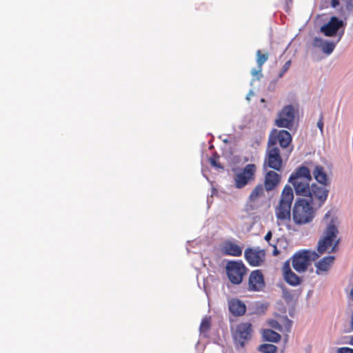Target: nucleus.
<instances>
[{"label": "nucleus", "mask_w": 353, "mask_h": 353, "mask_svg": "<svg viewBox=\"0 0 353 353\" xmlns=\"http://www.w3.org/2000/svg\"><path fill=\"white\" fill-rule=\"evenodd\" d=\"M311 181L310 171L305 166L299 167L288 180L296 195L308 197L314 206L321 208L327 199L329 190L316 183L310 185Z\"/></svg>", "instance_id": "obj_1"}, {"label": "nucleus", "mask_w": 353, "mask_h": 353, "mask_svg": "<svg viewBox=\"0 0 353 353\" xmlns=\"http://www.w3.org/2000/svg\"><path fill=\"white\" fill-rule=\"evenodd\" d=\"M330 212H327L324 217L323 221L327 224L324 232L323 237L319 241L317 250L319 254H322L327 251L331 248L332 252H335L336 248L339 243V241L336 240V236L339 233L337 227L336 225V219L332 217L330 221Z\"/></svg>", "instance_id": "obj_2"}, {"label": "nucleus", "mask_w": 353, "mask_h": 353, "mask_svg": "<svg viewBox=\"0 0 353 353\" xmlns=\"http://www.w3.org/2000/svg\"><path fill=\"white\" fill-rule=\"evenodd\" d=\"M293 199L292 188L290 185H286L281 192L279 203L274 208L278 224L285 223L290 219Z\"/></svg>", "instance_id": "obj_3"}, {"label": "nucleus", "mask_w": 353, "mask_h": 353, "mask_svg": "<svg viewBox=\"0 0 353 353\" xmlns=\"http://www.w3.org/2000/svg\"><path fill=\"white\" fill-rule=\"evenodd\" d=\"M313 203L310 199H299L294 205L292 216L294 221L298 225H305L312 221L315 215Z\"/></svg>", "instance_id": "obj_4"}, {"label": "nucleus", "mask_w": 353, "mask_h": 353, "mask_svg": "<svg viewBox=\"0 0 353 353\" xmlns=\"http://www.w3.org/2000/svg\"><path fill=\"white\" fill-rule=\"evenodd\" d=\"M319 255L314 251L301 250L293 254L289 259L292 261L293 268L299 273L305 272L312 262L319 258Z\"/></svg>", "instance_id": "obj_5"}, {"label": "nucleus", "mask_w": 353, "mask_h": 353, "mask_svg": "<svg viewBox=\"0 0 353 353\" xmlns=\"http://www.w3.org/2000/svg\"><path fill=\"white\" fill-rule=\"evenodd\" d=\"M257 167L254 163L247 164L243 168L237 170L234 175V184L238 189H241L254 182L256 179Z\"/></svg>", "instance_id": "obj_6"}, {"label": "nucleus", "mask_w": 353, "mask_h": 353, "mask_svg": "<svg viewBox=\"0 0 353 353\" xmlns=\"http://www.w3.org/2000/svg\"><path fill=\"white\" fill-rule=\"evenodd\" d=\"M263 168H271L275 171H281L283 168V159L279 148H273L267 145L265 151Z\"/></svg>", "instance_id": "obj_7"}, {"label": "nucleus", "mask_w": 353, "mask_h": 353, "mask_svg": "<svg viewBox=\"0 0 353 353\" xmlns=\"http://www.w3.org/2000/svg\"><path fill=\"white\" fill-rule=\"evenodd\" d=\"M225 269L230 281L234 285L242 282L247 272V268L241 261H229Z\"/></svg>", "instance_id": "obj_8"}, {"label": "nucleus", "mask_w": 353, "mask_h": 353, "mask_svg": "<svg viewBox=\"0 0 353 353\" xmlns=\"http://www.w3.org/2000/svg\"><path fill=\"white\" fill-rule=\"evenodd\" d=\"M292 141V136L290 133L285 130H278L276 129L272 130L269 135L268 145L274 148L277 147V143L282 148L288 147Z\"/></svg>", "instance_id": "obj_9"}, {"label": "nucleus", "mask_w": 353, "mask_h": 353, "mask_svg": "<svg viewBox=\"0 0 353 353\" xmlns=\"http://www.w3.org/2000/svg\"><path fill=\"white\" fill-rule=\"evenodd\" d=\"M295 110L292 105H285L275 120V125L279 128L290 129L294 124Z\"/></svg>", "instance_id": "obj_10"}, {"label": "nucleus", "mask_w": 353, "mask_h": 353, "mask_svg": "<svg viewBox=\"0 0 353 353\" xmlns=\"http://www.w3.org/2000/svg\"><path fill=\"white\" fill-rule=\"evenodd\" d=\"M252 327L250 323H241L237 325L233 337L235 343L242 347L252 336Z\"/></svg>", "instance_id": "obj_11"}, {"label": "nucleus", "mask_w": 353, "mask_h": 353, "mask_svg": "<svg viewBox=\"0 0 353 353\" xmlns=\"http://www.w3.org/2000/svg\"><path fill=\"white\" fill-rule=\"evenodd\" d=\"M244 256L250 265L256 267L261 265L265 261V252L259 248H248L244 252Z\"/></svg>", "instance_id": "obj_12"}, {"label": "nucleus", "mask_w": 353, "mask_h": 353, "mask_svg": "<svg viewBox=\"0 0 353 353\" xmlns=\"http://www.w3.org/2000/svg\"><path fill=\"white\" fill-rule=\"evenodd\" d=\"M265 287L264 277L260 270L252 271L249 276L248 290L250 291H260Z\"/></svg>", "instance_id": "obj_13"}, {"label": "nucleus", "mask_w": 353, "mask_h": 353, "mask_svg": "<svg viewBox=\"0 0 353 353\" xmlns=\"http://www.w3.org/2000/svg\"><path fill=\"white\" fill-rule=\"evenodd\" d=\"M343 26L344 23L342 20L336 17H332L329 22L321 27V31L327 37H333Z\"/></svg>", "instance_id": "obj_14"}, {"label": "nucleus", "mask_w": 353, "mask_h": 353, "mask_svg": "<svg viewBox=\"0 0 353 353\" xmlns=\"http://www.w3.org/2000/svg\"><path fill=\"white\" fill-rule=\"evenodd\" d=\"M282 271L283 279L287 283L292 286H296L301 283V279L291 270L290 260L284 263Z\"/></svg>", "instance_id": "obj_15"}, {"label": "nucleus", "mask_w": 353, "mask_h": 353, "mask_svg": "<svg viewBox=\"0 0 353 353\" xmlns=\"http://www.w3.org/2000/svg\"><path fill=\"white\" fill-rule=\"evenodd\" d=\"M281 176L275 171H268L264 179V184L265 190L269 192L273 190L280 183Z\"/></svg>", "instance_id": "obj_16"}, {"label": "nucleus", "mask_w": 353, "mask_h": 353, "mask_svg": "<svg viewBox=\"0 0 353 353\" xmlns=\"http://www.w3.org/2000/svg\"><path fill=\"white\" fill-rule=\"evenodd\" d=\"M221 252L225 255L240 256L242 254V248L232 241H226L221 246Z\"/></svg>", "instance_id": "obj_17"}, {"label": "nucleus", "mask_w": 353, "mask_h": 353, "mask_svg": "<svg viewBox=\"0 0 353 353\" xmlns=\"http://www.w3.org/2000/svg\"><path fill=\"white\" fill-rule=\"evenodd\" d=\"M228 307L230 313L234 316H243L246 312L245 303L238 299L229 300Z\"/></svg>", "instance_id": "obj_18"}, {"label": "nucleus", "mask_w": 353, "mask_h": 353, "mask_svg": "<svg viewBox=\"0 0 353 353\" xmlns=\"http://www.w3.org/2000/svg\"><path fill=\"white\" fill-rule=\"evenodd\" d=\"M313 175L316 181L323 185V187L326 188L325 186L329 185V179L323 166H315Z\"/></svg>", "instance_id": "obj_19"}, {"label": "nucleus", "mask_w": 353, "mask_h": 353, "mask_svg": "<svg viewBox=\"0 0 353 353\" xmlns=\"http://www.w3.org/2000/svg\"><path fill=\"white\" fill-rule=\"evenodd\" d=\"M334 259V256H325L316 265L317 273L327 271L332 265Z\"/></svg>", "instance_id": "obj_20"}, {"label": "nucleus", "mask_w": 353, "mask_h": 353, "mask_svg": "<svg viewBox=\"0 0 353 353\" xmlns=\"http://www.w3.org/2000/svg\"><path fill=\"white\" fill-rule=\"evenodd\" d=\"M265 186L261 184H257L254 188L252 190L250 196L249 200L251 202L256 201L259 198L262 197L265 194Z\"/></svg>", "instance_id": "obj_21"}, {"label": "nucleus", "mask_w": 353, "mask_h": 353, "mask_svg": "<svg viewBox=\"0 0 353 353\" xmlns=\"http://www.w3.org/2000/svg\"><path fill=\"white\" fill-rule=\"evenodd\" d=\"M263 337L265 341L273 343L279 342L281 340L280 334L270 329H266L263 330Z\"/></svg>", "instance_id": "obj_22"}, {"label": "nucleus", "mask_w": 353, "mask_h": 353, "mask_svg": "<svg viewBox=\"0 0 353 353\" xmlns=\"http://www.w3.org/2000/svg\"><path fill=\"white\" fill-rule=\"evenodd\" d=\"M256 63L259 68H262L263 65L268 61L269 54L268 52L263 53L261 50H258L256 53Z\"/></svg>", "instance_id": "obj_23"}, {"label": "nucleus", "mask_w": 353, "mask_h": 353, "mask_svg": "<svg viewBox=\"0 0 353 353\" xmlns=\"http://www.w3.org/2000/svg\"><path fill=\"white\" fill-rule=\"evenodd\" d=\"M258 350L263 353H276L277 347L274 345L265 343L259 345Z\"/></svg>", "instance_id": "obj_24"}, {"label": "nucleus", "mask_w": 353, "mask_h": 353, "mask_svg": "<svg viewBox=\"0 0 353 353\" xmlns=\"http://www.w3.org/2000/svg\"><path fill=\"white\" fill-rule=\"evenodd\" d=\"M211 327V319L210 317H205L200 325V332H206L209 331Z\"/></svg>", "instance_id": "obj_25"}, {"label": "nucleus", "mask_w": 353, "mask_h": 353, "mask_svg": "<svg viewBox=\"0 0 353 353\" xmlns=\"http://www.w3.org/2000/svg\"><path fill=\"white\" fill-rule=\"evenodd\" d=\"M251 74L254 77V80H260L262 77V68H259V66L257 65L256 68H252L251 70Z\"/></svg>", "instance_id": "obj_26"}, {"label": "nucleus", "mask_w": 353, "mask_h": 353, "mask_svg": "<svg viewBox=\"0 0 353 353\" xmlns=\"http://www.w3.org/2000/svg\"><path fill=\"white\" fill-rule=\"evenodd\" d=\"M335 48V45L332 42H326L323 46V51L326 54H330L332 52Z\"/></svg>", "instance_id": "obj_27"}, {"label": "nucleus", "mask_w": 353, "mask_h": 353, "mask_svg": "<svg viewBox=\"0 0 353 353\" xmlns=\"http://www.w3.org/2000/svg\"><path fill=\"white\" fill-rule=\"evenodd\" d=\"M291 65V61L289 60L285 63L283 65L281 73L279 74V77H282L283 75L289 70Z\"/></svg>", "instance_id": "obj_28"}, {"label": "nucleus", "mask_w": 353, "mask_h": 353, "mask_svg": "<svg viewBox=\"0 0 353 353\" xmlns=\"http://www.w3.org/2000/svg\"><path fill=\"white\" fill-rule=\"evenodd\" d=\"M218 159V157H216L215 156L210 157V164L212 166H214L215 168H222V166L218 162V159Z\"/></svg>", "instance_id": "obj_29"}, {"label": "nucleus", "mask_w": 353, "mask_h": 353, "mask_svg": "<svg viewBox=\"0 0 353 353\" xmlns=\"http://www.w3.org/2000/svg\"><path fill=\"white\" fill-rule=\"evenodd\" d=\"M270 325L276 329V330H278L280 332H283V327H282V325L276 321H272L270 322Z\"/></svg>", "instance_id": "obj_30"}, {"label": "nucleus", "mask_w": 353, "mask_h": 353, "mask_svg": "<svg viewBox=\"0 0 353 353\" xmlns=\"http://www.w3.org/2000/svg\"><path fill=\"white\" fill-rule=\"evenodd\" d=\"M283 324L285 325V331L287 332H290V327L292 326V322L288 319V318H285L283 319Z\"/></svg>", "instance_id": "obj_31"}, {"label": "nucleus", "mask_w": 353, "mask_h": 353, "mask_svg": "<svg viewBox=\"0 0 353 353\" xmlns=\"http://www.w3.org/2000/svg\"><path fill=\"white\" fill-rule=\"evenodd\" d=\"M337 353H353V349L350 347H339L337 350Z\"/></svg>", "instance_id": "obj_32"}, {"label": "nucleus", "mask_w": 353, "mask_h": 353, "mask_svg": "<svg viewBox=\"0 0 353 353\" xmlns=\"http://www.w3.org/2000/svg\"><path fill=\"white\" fill-rule=\"evenodd\" d=\"M317 126L320 129L321 132H323V116H321L319 121L317 123Z\"/></svg>", "instance_id": "obj_33"}, {"label": "nucleus", "mask_w": 353, "mask_h": 353, "mask_svg": "<svg viewBox=\"0 0 353 353\" xmlns=\"http://www.w3.org/2000/svg\"><path fill=\"white\" fill-rule=\"evenodd\" d=\"M272 236V232L271 231H268L267 232V234H265V240L266 241H269L271 239Z\"/></svg>", "instance_id": "obj_34"}, {"label": "nucleus", "mask_w": 353, "mask_h": 353, "mask_svg": "<svg viewBox=\"0 0 353 353\" xmlns=\"http://www.w3.org/2000/svg\"><path fill=\"white\" fill-rule=\"evenodd\" d=\"M332 6L335 8L336 6L339 4V0H332L331 1Z\"/></svg>", "instance_id": "obj_35"}, {"label": "nucleus", "mask_w": 353, "mask_h": 353, "mask_svg": "<svg viewBox=\"0 0 353 353\" xmlns=\"http://www.w3.org/2000/svg\"><path fill=\"white\" fill-rule=\"evenodd\" d=\"M279 251L278 250L277 248L276 245L274 246V250L272 252V254L274 256H277L279 254Z\"/></svg>", "instance_id": "obj_36"}, {"label": "nucleus", "mask_w": 353, "mask_h": 353, "mask_svg": "<svg viewBox=\"0 0 353 353\" xmlns=\"http://www.w3.org/2000/svg\"><path fill=\"white\" fill-rule=\"evenodd\" d=\"M350 344L353 345V336L351 337V339H350Z\"/></svg>", "instance_id": "obj_37"}, {"label": "nucleus", "mask_w": 353, "mask_h": 353, "mask_svg": "<svg viewBox=\"0 0 353 353\" xmlns=\"http://www.w3.org/2000/svg\"><path fill=\"white\" fill-rule=\"evenodd\" d=\"M290 1H291L292 0H289Z\"/></svg>", "instance_id": "obj_38"}]
</instances>
